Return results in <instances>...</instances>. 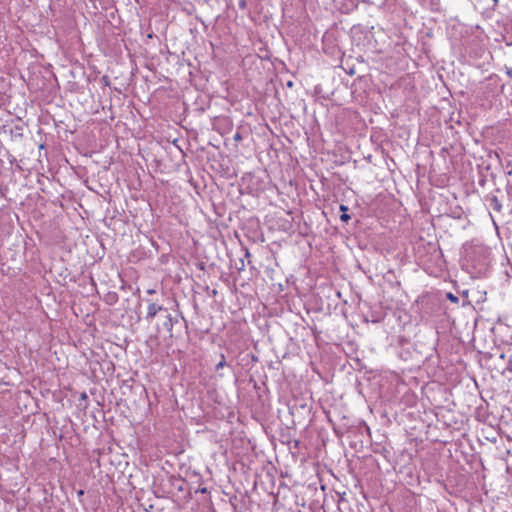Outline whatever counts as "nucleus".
I'll return each instance as SVG.
<instances>
[{
  "instance_id": "9d476101",
  "label": "nucleus",
  "mask_w": 512,
  "mask_h": 512,
  "mask_svg": "<svg viewBox=\"0 0 512 512\" xmlns=\"http://www.w3.org/2000/svg\"><path fill=\"white\" fill-rule=\"evenodd\" d=\"M211 294H212L213 296H215V295L217 294V290L213 289V290L211 291Z\"/></svg>"
},
{
  "instance_id": "f257e3e1",
  "label": "nucleus",
  "mask_w": 512,
  "mask_h": 512,
  "mask_svg": "<svg viewBox=\"0 0 512 512\" xmlns=\"http://www.w3.org/2000/svg\"><path fill=\"white\" fill-rule=\"evenodd\" d=\"M145 320L150 323L155 320L158 333L165 331L169 333L170 337H173V326L179 322V314L175 313L173 315L168 308L154 302H149Z\"/></svg>"
},
{
  "instance_id": "423d86ee",
  "label": "nucleus",
  "mask_w": 512,
  "mask_h": 512,
  "mask_svg": "<svg viewBox=\"0 0 512 512\" xmlns=\"http://www.w3.org/2000/svg\"><path fill=\"white\" fill-rule=\"evenodd\" d=\"M446 297H447V299H449L450 301H452L454 303L458 302V297L455 296L454 294H452L451 292L447 293Z\"/></svg>"
},
{
  "instance_id": "20e7f679",
  "label": "nucleus",
  "mask_w": 512,
  "mask_h": 512,
  "mask_svg": "<svg viewBox=\"0 0 512 512\" xmlns=\"http://www.w3.org/2000/svg\"><path fill=\"white\" fill-rule=\"evenodd\" d=\"M117 301V294L116 293H112V294H108L107 297H106V302L110 305L114 304L115 302Z\"/></svg>"
},
{
  "instance_id": "39448f33",
  "label": "nucleus",
  "mask_w": 512,
  "mask_h": 512,
  "mask_svg": "<svg viewBox=\"0 0 512 512\" xmlns=\"http://www.w3.org/2000/svg\"><path fill=\"white\" fill-rule=\"evenodd\" d=\"M227 365L224 354H221V361L216 365V370H220Z\"/></svg>"
},
{
  "instance_id": "f8f14e48",
  "label": "nucleus",
  "mask_w": 512,
  "mask_h": 512,
  "mask_svg": "<svg viewBox=\"0 0 512 512\" xmlns=\"http://www.w3.org/2000/svg\"><path fill=\"white\" fill-rule=\"evenodd\" d=\"M240 6H241V7H244V6H245V2H244V1H241V2H240Z\"/></svg>"
},
{
  "instance_id": "7ed1b4c3",
  "label": "nucleus",
  "mask_w": 512,
  "mask_h": 512,
  "mask_svg": "<svg viewBox=\"0 0 512 512\" xmlns=\"http://www.w3.org/2000/svg\"><path fill=\"white\" fill-rule=\"evenodd\" d=\"M340 210L343 211L344 213L340 216V219L344 222H347L351 217L349 214L346 213V211L348 210V208L344 205H341L340 206Z\"/></svg>"
},
{
  "instance_id": "4468645a",
  "label": "nucleus",
  "mask_w": 512,
  "mask_h": 512,
  "mask_svg": "<svg viewBox=\"0 0 512 512\" xmlns=\"http://www.w3.org/2000/svg\"><path fill=\"white\" fill-rule=\"evenodd\" d=\"M500 359H501V360H504V354H501V355H500Z\"/></svg>"
},
{
  "instance_id": "0eeeda50",
  "label": "nucleus",
  "mask_w": 512,
  "mask_h": 512,
  "mask_svg": "<svg viewBox=\"0 0 512 512\" xmlns=\"http://www.w3.org/2000/svg\"><path fill=\"white\" fill-rule=\"evenodd\" d=\"M233 139H234L236 142L241 141V140H242V135H241L239 132H237V133L234 135Z\"/></svg>"
},
{
  "instance_id": "f03ea898",
  "label": "nucleus",
  "mask_w": 512,
  "mask_h": 512,
  "mask_svg": "<svg viewBox=\"0 0 512 512\" xmlns=\"http://www.w3.org/2000/svg\"><path fill=\"white\" fill-rule=\"evenodd\" d=\"M497 370L503 375L507 373L512 374V355L509 357L506 366L502 368L497 367Z\"/></svg>"
},
{
  "instance_id": "1a4fd4ad",
  "label": "nucleus",
  "mask_w": 512,
  "mask_h": 512,
  "mask_svg": "<svg viewBox=\"0 0 512 512\" xmlns=\"http://www.w3.org/2000/svg\"><path fill=\"white\" fill-rule=\"evenodd\" d=\"M101 81L105 84V85H109V77L108 76H103Z\"/></svg>"
},
{
  "instance_id": "ddd939ff",
  "label": "nucleus",
  "mask_w": 512,
  "mask_h": 512,
  "mask_svg": "<svg viewBox=\"0 0 512 512\" xmlns=\"http://www.w3.org/2000/svg\"><path fill=\"white\" fill-rule=\"evenodd\" d=\"M148 293H149V294H153V293H155V291H154V290H152V289H150V290H148Z\"/></svg>"
},
{
  "instance_id": "9b49d317",
  "label": "nucleus",
  "mask_w": 512,
  "mask_h": 512,
  "mask_svg": "<svg viewBox=\"0 0 512 512\" xmlns=\"http://www.w3.org/2000/svg\"><path fill=\"white\" fill-rule=\"evenodd\" d=\"M83 494H84V491H83V490H79V491H78V495H80V496H81V495H83Z\"/></svg>"
},
{
  "instance_id": "6e6552de",
  "label": "nucleus",
  "mask_w": 512,
  "mask_h": 512,
  "mask_svg": "<svg viewBox=\"0 0 512 512\" xmlns=\"http://www.w3.org/2000/svg\"><path fill=\"white\" fill-rule=\"evenodd\" d=\"M475 418L480 421V407L475 409Z\"/></svg>"
}]
</instances>
